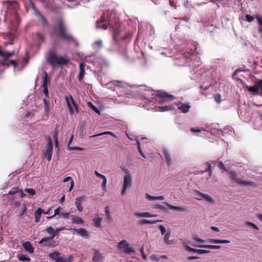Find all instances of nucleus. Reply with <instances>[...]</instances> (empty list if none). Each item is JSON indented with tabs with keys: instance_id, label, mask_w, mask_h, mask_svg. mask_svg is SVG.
I'll return each instance as SVG.
<instances>
[{
	"instance_id": "obj_55",
	"label": "nucleus",
	"mask_w": 262,
	"mask_h": 262,
	"mask_svg": "<svg viewBox=\"0 0 262 262\" xmlns=\"http://www.w3.org/2000/svg\"><path fill=\"white\" fill-rule=\"evenodd\" d=\"M67 148L70 151H72L74 150H77V151H82L83 150V148L80 147H75V146H68L67 147Z\"/></svg>"
},
{
	"instance_id": "obj_33",
	"label": "nucleus",
	"mask_w": 262,
	"mask_h": 262,
	"mask_svg": "<svg viewBox=\"0 0 262 262\" xmlns=\"http://www.w3.org/2000/svg\"><path fill=\"white\" fill-rule=\"evenodd\" d=\"M145 197L146 199L149 201H153L155 200H164L165 198L164 196H152L148 193H146L145 195Z\"/></svg>"
},
{
	"instance_id": "obj_2",
	"label": "nucleus",
	"mask_w": 262,
	"mask_h": 262,
	"mask_svg": "<svg viewBox=\"0 0 262 262\" xmlns=\"http://www.w3.org/2000/svg\"><path fill=\"white\" fill-rule=\"evenodd\" d=\"M190 76L192 80H197L200 78H206V81H203V83L200 85V89L204 91L209 89L212 90L213 87L212 83V71L208 70H206L204 68V65L202 64L200 58L196 57L191 66Z\"/></svg>"
},
{
	"instance_id": "obj_15",
	"label": "nucleus",
	"mask_w": 262,
	"mask_h": 262,
	"mask_svg": "<svg viewBox=\"0 0 262 262\" xmlns=\"http://www.w3.org/2000/svg\"><path fill=\"white\" fill-rule=\"evenodd\" d=\"M42 247H55L56 245L52 237H45L42 238L39 242Z\"/></svg>"
},
{
	"instance_id": "obj_44",
	"label": "nucleus",
	"mask_w": 262,
	"mask_h": 262,
	"mask_svg": "<svg viewBox=\"0 0 262 262\" xmlns=\"http://www.w3.org/2000/svg\"><path fill=\"white\" fill-rule=\"evenodd\" d=\"M49 256L50 258L53 260H54L55 262L57 261V259L59 257V253L57 251H55L53 253L49 254Z\"/></svg>"
},
{
	"instance_id": "obj_28",
	"label": "nucleus",
	"mask_w": 262,
	"mask_h": 262,
	"mask_svg": "<svg viewBox=\"0 0 262 262\" xmlns=\"http://www.w3.org/2000/svg\"><path fill=\"white\" fill-rule=\"evenodd\" d=\"M246 88L247 89V90L249 92H250V93H252L255 95L258 94L260 95V93H259V89H260V88H259V86L258 85V81L256 83V84L254 85L251 86H247Z\"/></svg>"
},
{
	"instance_id": "obj_37",
	"label": "nucleus",
	"mask_w": 262,
	"mask_h": 262,
	"mask_svg": "<svg viewBox=\"0 0 262 262\" xmlns=\"http://www.w3.org/2000/svg\"><path fill=\"white\" fill-rule=\"evenodd\" d=\"M135 215L138 217H151L152 215L148 212H136Z\"/></svg>"
},
{
	"instance_id": "obj_6",
	"label": "nucleus",
	"mask_w": 262,
	"mask_h": 262,
	"mask_svg": "<svg viewBox=\"0 0 262 262\" xmlns=\"http://www.w3.org/2000/svg\"><path fill=\"white\" fill-rule=\"evenodd\" d=\"M110 25L113 30V40L116 44L118 43L120 40L125 39L129 37V36L127 35L126 33L123 31V29L120 22H115L114 24Z\"/></svg>"
},
{
	"instance_id": "obj_56",
	"label": "nucleus",
	"mask_w": 262,
	"mask_h": 262,
	"mask_svg": "<svg viewBox=\"0 0 262 262\" xmlns=\"http://www.w3.org/2000/svg\"><path fill=\"white\" fill-rule=\"evenodd\" d=\"M24 191L31 195H33L36 193L35 190L33 188H26L24 190Z\"/></svg>"
},
{
	"instance_id": "obj_22",
	"label": "nucleus",
	"mask_w": 262,
	"mask_h": 262,
	"mask_svg": "<svg viewBox=\"0 0 262 262\" xmlns=\"http://www.w3.org/2000/svg\"><path fill=\"white\" fill-rule=\"evenodd\" d=\"M94 252V255L93 257V260L94 262H100L104 258L103 254L101 253L99 250L96 249H93Z\"/></svg>"
},
{
	"instance_id": "obj_26",
	"label": "nucleus",
	"mask_w": 262,
	"mask_h": 262,
	"mask_svg": "<svg viewBox=\"0 0 262 262\" xmlns=\"http://www.w3.org/2000/svg\"><path fill=\"white\" fill-rule=\"evenodd\" d=\"M185 250L188 252L195 253L198 254H203L208 252L207 250L193 249L188 246L185 247Z\"/></svg>"
},
{
	"instance_id": "obj_12",
	"label": "nucleus",
	"mask_w": 262,
	"mask_h": 262,
	"mask_svg": "<svg viewBox=\"0 0 262 262\" xmlns=\"http://www.w3.org/2000/svg\"><path fill=\"white\" fill-rule=\"evenodd\" d=\"M65 100L67 102V106L69 108V112L71 115H73L74 113V111L73 108V106L75 108L77 113H78V105L76 103L74 100L73 97L72 95H70L68 96L65 97Z\"/></svg>"
},
{
	"instance_id": "obj_51",
	"label": "nucleus",
	"mask_w": 262,
	"mask_h": 262,
	"mask_svg": "<svg viewBox=\"0 0 262 262\" xmlns=\"http://www.w3.org/2000/svg\"><path fill=\"white\" fill-rule=\"evenodd\" d=\"M124 251L125 253L130 254L135 252L134 249L129 246L125 247L124 249Z\"/></svg>"
},
{
	"instance_id": "obj_30",
	"label": "nucleus",
	"mask_w": 262,
	"mask_h": 262,
	"mask_svg": "<svg viewBox=\"0 0 262 262\" xmlns=\"http://www.w3.org/2000/svg\"><path fill=\"white\" fill-rule=\"evenodd\" d=\"M17 193H19L20 197L21 198H24L26 195V194L21 190H19V188L17 187H13L8 192V194L10 195H13Z\"/></svg>"
},
{
	"instance_id": "obj_7",
	"label": "nucleus",
	"mask_w": 262,
	"mask_h": 262,
	"mask_svg": "<svg viewBox=\"0 0 262 262\" xmlns=\"http://www.w3.org/2000/svg\"><path fill=\"white\" fill-rule=\"evenodd\" d=\"M95 67L94 72L98 75H104L106 73L108 67V63L106 60L101 57H97L93 61Z\"/></svg>"
},
{
	"instance_id": "obj_42",
	"label": "nucleus",
	"mask_w": 262,
	"mask_h": 262,
	"mask_svg": "<svg viewBox=\"0 0 262 262\" xmlns=\"http://www.w3.org/2000/svg\"><path fill=\"white\" fill-rule=\"evenodd\" d=\"M129 246V244L127 242L126 240L121 241L118 243V248L119 249H124V248L127 246Z\"/></svg>"
},
{
	"instance_id": "obj_24",
	"label": "nucleus",
	"mask_w": 262,
	"mask_h": 262,
	"mask_svg": "<svg viewBox=\"0 0 262 262\" xmlns=\"http://www.w3.org/2000/svg\"><path fill=\"white\" fill-rule=\"evenodd\" d=\"M73 230H74L79 235H80L81 237L86 238H89L90 237V233L84 228H74Z\"/></svg>"
},
{
	"instance_id": "obj_40",
	"label": "nucleus",
	"mask_w": 262,
	"mask_h": 262,
	"mask_svg": "<svg viewBox=\"0 0 262 262\" xmlns=\"http://www.w3.org/2000/svg\"><path fill=\"white\" fill-rule=\"evenodd\" d=\"M109 135L112 136L114 137H115V138L116 137V135L114 133H113L112 132H110V131L102 132V133H99V134H96V135L91 136L90 137L91 138H94V137H97V136H102V135Z\"/></svg>"
},
{
	"instance_id": "obj_58",
	"label": "nucleus",
	"mask_w": 262,
	"mask_h": 262,
	"mask_svg": "<svg viewBox=\"0 0 262 262\" xmlns=\"http://www.w3.org/2000/svg\"><path fill=\"white\" fill-rule=\"evenodd\" d=\"M241 71V70L239 69H237L236 70L234 73H233V75H232V78L235 80H236L237 81L238 80H241V78L239 77H238L237 76V74Z\"/></svg>"
},
{
	"instance_id": "obj_5",
	"label": "nucleus",
	"mask_w": 262,
	"mask_h": 262,
	"mask_svg": "<svg viewBox=\"0 0 262 262\" xmlns=\"http://www.w3.org/2000/svg\"><path fill=\"white\" fill-rule=\"evenodd\" d=\"M106 88L112 89L118 94V96L125 97L129 94V85L125 82L120 81H112L105 84Z\"/></svg>"
},
{
	"instance_id": "obj_27",
	"label": "nucleus",
	"mask_w": 262,
	"mask_h": 262,
	"mask_svg": "<svg viewBox=\"0 0 262 262\" xmlns=\"http://www.w3.org/2000/svg\"><path fill=\"white\" fill-rule=\"evenodd\" d=\"M23 249L30 254L34 253V248L30 242H26L22 244Z\"/></svg>"
},
{
	"instance_id": "obj_35",
	"label": "nucleus",
	"mask_w": 262,
	"mask_h": 262,
	"mask_svg": "<svg viewBox=\"0 0 262 262\" xmlns=\"http://www.w3.org/2000/svg\"><path fill=\"white\" fill-rule=\"evenodd\" d=\"M105 215V220L107 221L112 222H113V218L111 214V212L110 211V208L108 206H106L104 208Z\"/></svg>"
},
{
	"instance_id": "obj_52",
	"label": "nucleus",
	"mask_w": 262,
	"mask_h": 262,
	"mask_svg": "<svg viewBox=\"0 0 262 262\" xmlns=\"http://www.w3.org/2000/svg\"><path fill=\"white\" fill-rule=\"evenodd\" d=\"M195 195L196 196V199L198 200H203L204 193H201V192L195 190Z\"/></svg>"
},
{
	"instance_id": "obj_59",
	"label": "nucleus",
	"mask_w": 262,
	"mask_h": 262,
	"mask_svg": "<svg viewBox=\"0 0 262 262\" xmlns=\"http://www.w3.org/2000/svg\"><path fill=\"white\" fill-rule=\"evenodd\" d=\"M230 242L228 240H220V239H214V244H227L229 243Z\"/></svg>"
},
{
	"instance_id": "obj_17",
	"label": "nucleus",
	"mask_w": 262,
	"mask_h": 262,
	"mask_svg": "<svg viewBox=\"0 0 262 262\" xmlns=\"http://www.w3.org/2000/svg\"><path fill=\"white\" fill-rule=\"evenodd\" d=\"M163 159L168 166L171 165V158L169 150L166 148L162 149Z\"/></svg>"
},
{
	"instance_id": "obj_3",
	"label": "nucleus",
	"mask_w": 262,
	"mask_h": 262,
	"mask_svg": "<svg viewBox=\"0 0 262 262\" xmlns=\"http://www.w3.org/2000/svg\"><path fill=\"white\" fill-rule=\"evenodd\" d=\"M67 30L66 26L62 23V20L59 19L54 25L52 37L55 35L62 41H66L68 43L74 42L77 46L78 43L77 40L72 35L68 34L67 32Z\"/></svg>"
},
{
	"instance_id": "obj_1",
	"label": "nucleus",
	"mask_w": 262,
	"mask_h": 262,
	"mask_svg": "<svg viewBox=\"0 0 262 262\" xmlns=\"http://www.w3.org/2000/svg\"><path fill=\"white\" fill-rule=\"evenodd\" d=\"M147 91L148 94H145L146 96L143 97L145 104H143L142 107L147 110L157 107L161 112L167 111L172 109L170 106L161 105L167 103L169 101L173 100L174 97L172 95L168 94L165 92L155 93L150 89L147 90Z\"/></svg>"
},
{
	"instance_id": "obj_57",
	"label": "nucleus",
	"mask_w": 262,
	"mask_h": 262,
	"mask_svg": "<svg viewBox=\"0 0 262 262\" xmlns=\"http://www.w3.org/2000/svg\"><path fill=\"white\" fill-rule=\"evenodd\" d=\"M205 165L207 168L204 170V171L205 172H208V174L210 176L211 174V171L210 170L211 164H209L208 162H206L205 163Z\"/></svg>"
},
{
	"instance_id": "obj_48",
	"label": "nucleus",
	"mask_w": 262,
	"mask_h": 262,
	"mask_svg": "<svg viewBox=\"0 0 262 262\" xmlns=\"http://www.w3.org/2000/svg\"><path fill=\"white\" fill-rule=\"evenodd\" d=\"M119 52L123 55V56L124 57L125 59H126L127 60L129 59L128 51L126 48H124L123 50V51L120 50Z\"/></svg>"
},
{
	"instance_id": "obj_49",
	"label": "nucleus",
	"mask_w": 262,
	"mask_h": 262,
	"mask_svg": "<svg viewBox=\"0 0 262 262\" xmlns=\"http://www.w3.org/2000/svg\"><path fill=\"white\" fill-rule=\"evenodd\" d=\"M88 106L95 113L97 114H100L99 110L96 107L92 102H89L88 103Z\"/></svg>"
},
{
	"instance_id": "obj_11",
	"label": "nucleus",
	"mask_w": 262,
	"mask_h": 262,
	"mask_svg": "<svg viewBox=\"0 0 262 262\" xmlns=\"http://www.w3.org/2000/svg\"><path fill=\"white\" fill-rule=\"evenodd\" d=\"M132 186V178L129 171L127 170L126 174L123 178V183L122 190L121 192V195H124L126 193V190L130 188Z\"/></svg>"
},
{
	"instance_id": "obj_41",
	"label": "nucleus",
	"mask_w": 262,
	"mask_h": 262,
	"mask_svg": "<svg viewBox=\"0 0 262 262\" xmlns=\"http://www.w3.org/2000/svg\"><path fill=\"white\" fill-rule=\"evenodd\" d=\"M160 222L159 220H153V221H150L147 220L145 219L141 220L140 221V223L142 225H145V224H155L157 223L158 222Z\"/></svg>"
},
{
	"instance_id": "obj_61",
	"label": "nucleus",
	"mask_w": 262,
	"mask_h": 262,
	"mask_svg": "<svg viewBox=\"0 0 262 262\" xmlns=\"http://www.w3.org/2000/svg\"><path fill=\"white\" fill-rule=\"evenodd\" d=\"M203 200H204L207 202H211L213 201L212 198L207 194H204L203 196Z\"/></svg>"
},
{
	"instance_id": "obj_39",
	"label": "nucleus",
	"mask_w": 262,
	"mask_h": 262,
	"mask_svg": "<svg viewBox=\"0 0 262 262\" xmlns=\"http://www.w3.org/2000/svg\"><path fill=\"white\" fill-rule=\"evenodd\" d=\"M256 18L258 24V32L262 35V17L259 15H256Z\"/></svg>"
},
{
	"instance_id": "obj_32",
	"label": "nucleus",
	"mask_w": 262,
	"mask_h": 262,
	"mask_svg": "<svg viewBox=\"0 0 262 262\" xmlns=\"http://www.w3.org/2000/svg\"><path fill=\"white\" fill-rule=\"evenodd\" d=\"M34 39L37 42V45L40 46V43L43 41L44 38L42 35L39 33H36L33 35Z\"/></svg>"
},
{
	"instance_id": "obj_29",
	"label": "nucleus",
	"mask_w": 262,
	"mask_h": 262,
	"mask_svg": "<svg viewBox=\"0 0 262 262\" xmlns=\"http://www.w3.org/2000/svg\"><path fill=\"white\" fill-rule=\"evenodd\" d=\"M85 64L83 62H80L79 64L80 71L78 76V79L79 81H81L85 74Z\"/></svg>"
},
{
	"instance_id": "obj_34",
	"label": "nucleus",
	"mask_w": 262,
	"mask_h": 262,
	"mask_svg": "<svg viewBox=\"0 0 262 262\" xmlns=\"http://www.w3.org/2000/svg\"><path fill=\"white\" fill-rule=\"evenodd\" d=\"M71 218L72 222L74 224H82L83 223V220L78 216H76L75 215H71Z\"/></svg>"
},
{
	"instance_id": "obj_43",
	"label": "nucleus",
	"mask_w": 262,
	"mask_h": 262,
	"mask_svg": "<svg viewBox=\"0 0 262 262\" xmlns=\"http://www.w3.org/2000/svg\"><path fill=\"white\" fill-rule=\"evenodd\" d=\"M45 231L50 235L49 237H52V238H54L55 236L54 229L52 226H49L46 228Z\"/></svg>"
},
{
	"instance_id": "obj_54",
	"label": "nucleus",
	"mask_w": 262,
	"mask_h": 262,
	"mask_svg": "<svg viewBox=\"0 0 262 262\" xmlns=\"http://www.w3.org/2000/svg\"><path fill=\"white\" fill-rule=\"evenodd\" d=\"M137 146H138V152H139L140 155L142 157H143L144 158H146L145 154L143 152V151L141 149V146H140V143L139 142V141H137Z\"/></svg>"
},
{
	"instance_id": "obj_47",
	"label": "nucleus",
	"mask_w": 262,
	"mask_h": 262,
	"mask_svg": "<svg viewBox=\"0 0 262 262\" xmlns=\"http://www.w3.org/2000/svg\"><path fill=\"white\" fill-rule=\"evenodd\" d=\"M146 27L147 30L149 31V34L150 36H151L155 34V30L154 27L151 24H147L146 25Z\"/></svg>"
},
{
	"instance_id": "obj_18",
	"label": "nucleus",
	"mask_w": 262,
	"mask_h": 262,
	"mask_svg": "<svg viewBox=\"0 0 262 262\" xmlns=\"http://www.w3.org/2000/svg\"><path fill=\"white\" fill-rule=\"evenodd\" d=\"M164 204L166 206V208L170 210H172L179 212H185L187 210V207L185 206H174L167 202H164Z\"/></svg>"
},
{
	"instance_id": "obj_14",
	"label": "nucleus",
	"mask_w": 262,
	"mask_h": 262,
	"mask_svg": "<svg viewBox=\"0 0 262 262\" xmlns=\"http://www.w3.org/2000/svg\"><path fill=\"white\" fill-rule=\"evenodd\" d=\"M212 123H206L205 124L204 127L202 129L201 137L208 139H210L212 137Z\"/></svg>"
},
{
	"instance_id": "obj_20",
	"label": "nucleus",
	"mask_w": 262,
	"mask_h": 262,
	"mask_svg": "<svg viewBox=\"0 0 262 262\" xmlns=\"http://www.w3.org/2000/svg\"><path fill=\"white\" fill-rule=\"evenodd\" d=\"M86 196L85 195H82L78 197L76 199L75 201V205L77 209L81 212L83 210V207L82 206V203L83 201L86 200Z\"/></svg>"
},
{
	"instance_id": "obj_62",
	"label": "nucleus",
	"mask_w": 262,
	"mask_h": 262,
	"mask_svg": "<svg viewBox=\"0 0 262 262\" xmlns=\"http://www.w3.org/2000/svg\"><path fill=\"white\" fill-rule=\"evenodd\" d=\"M214 99L215 101L216 102V103L219 104L222 101L221 95L219 94H216V95H215Z\"/></svg>"
},
{
	"instance_id": "obj_21",
	"label": "nucleus",
	"mask_w": 262,
	"mask_h": 262,
	"mask_svg": "<svg viewBox=\"0 0 262 262\" xmlns=\"http://www.w3.org/2000/svg\"><path fill=\"white\" fill-rule=\"evenodd\" d=\"M16 205L19 207L18 210V216L23 219L27 215V207L25 204H20L19 203L16 204Z\"/></svg>"
},
{
	"instance_id": "obj_16",
	"label": "nucleus",
	"mask_w": 262,
	"mask_h": 262,
	"mask_svg": "<svg viewBox=\"0 0 262 262\" xmlns=\"http://www.w3.org/2000/svg\"><path fill=\"white\" fill-rule=\"evenodd\" d=\"M192 239H193V240H194L198 243L197 245H194L195 247H200V248H208L209 249H213V245H205L204 243L206 242V241L204 239H202L198 237L196 235L193 236Z\"/></svg>"
},
{
	"instance_id": "obj_13",
	"label": "nucleus",
	"mask_w": 262,
	"mask_h": 262,
	"mask_svg": "<svg viewBox=\"0 0 262 262\" xmlns=\"http://www.w3.org/2000/svg\"><path fill=\"white\" fill-rule=\"evenodd\" d=\"M47 144L46 147V149L44 153V156L48 161H50L53 153V142L51 137H48L47 138Z\"/></svg>"
},
{
	"instance_id": "obj_64",
	"label": "nucleus",
	"mask_w": 262,
	"mask_h": 262,
	"mask_svg": "<svg viewBox=\"0 0 262 262\" xmlns=\"http://www.w3.org/2000/svg\"><path fill=\"white\" fill-rule=\"evenodd\" d=\"M43 213V210L41 208H38L37 210L35 212L34 215L41 216V214Z\"/></svg>"
},
{
	"instance_id": "obj_36",
	"label": "nucleus",
	"mask_w": 262,
	"mask_h": 262,
	"mask_svg": "<svg viewBox=\"0 0 262 262\" xmlns=\"http://www.w3.org/2000/svg\"><path fill=\"white\" fill-rule=\"evenodd\" d=\"M102 217H97L93 219V224L96 228L101 227Z\"/></svg>"
},
{
	"instance_id": "obj_60",
	"label": "nucleus",
	"mask_w": 262,
	"mask_h": 262,
	"mask_svg": "<svg viewBox=\"0 0 262 262\" xmlns=\"http://www.w3.org/2000/svg\"><path fill=\"white\" fill-rule=\"evenodd\" d=\"M174 54V51L170 50H166L165 52H161L162 55H166L167 56H171L170 54Z\"/></svg>"
},
{
	"instance_id": "obj_53",
	"label": "nucleus",
	"mask_w": 262,
	"mask_h": 262,
	"mask_svg": "<svg viewBox=\"0 0 262 262\" xmlns=\"http://www.w3.org/2000/svg\"><path fill=\"white\" fill-rule=\"evenodd\" d=\"M170 235V232H166L164 234V242H165V243L166 244H170V242H169V240Z\"/></svg>"
},
{
	"instance_id": "obj_46",
	"label": "nucleus",
	"mask_w": 262,
	"mask_h": 262,
	"mask_svg": "<svg viewBox=\"0 0 262 262\" xmlns=\"http://www.w3.org/2000/svg\"><path fill=\"white\" fill-rule=\"evenodd\" d=\"M149 258L151 260H155V261H159L162 258H166L167 257L166 255H162L160 256H158L156 255H151L149 256Z\"/></svg>"
},
{
	"instance_id": "obj_45",
	"label": "nucleus",
	"mask_w": 262,
	"mask_h": 262,
	"mask_svg": "<svg viewBox=\"0 0 262 262\" xmlns=\"http://www.w3.org/2000/svg\"><path fill=\"white\" fill-rule=\"evenodd\" d=\"M18 259L19 261H23V262H29L30 261L31 259L29 257L26 255L21 254L19 255H18Z\"/></svg>"
},
{
	"instance_id": "obj_4",
	"label": "nucleus",
	"mask_w": 262,
	"mask_h": 262,
	"mask_svg": "<svg viewBox=\"0 0 262 262\" xmlns=\"http://www.w3.org/2000/svg\"><path fill=\"white\" fill-rule=\"evenodd\" d=\"M186 48V51L183 54V58L188 59L198 49V45L196 42L191 40L185 41L180 40L179 42H177L176 49L179 52Z\"/></svg>"
},
{
	"instance_id": "obj_23",
	"label": "nucleus",
	"mask_w": 262,
	"mask_h": 262,
	"mask_svg": "<svg viewBox=\"0 0 262 262\" xmlns=\"http://www.w3.org/2000/svg\"><path fill=\"white\" fill-rule=\"evenodd\" d=\"M44 77H43V82L42 85V86L43 89V93L46 96V97H49V92L47 86V82H48V74L46 71H44Z\"/></svg>"
},
{
	"instance_id": "obj_63",
	"label": "nucleus",
	"mask_w": 262,
	"mask_h": 262,
	"mask_svg": "<svg viewBox=\"0 0 262 262\" xmlns=\"http://www.w3.org/2000/svg\"><path fill=\"white\" fill-rule=\"evenodd\" d=\"M53 138L55 142L56 147L58 146V134L56 132H54L53 136Z\"/></svg>"
},
{
	"instance_id": "obj_38",
	"label": "nucleus",
	"mask_w": 262,
	"mask_h": 262,
	"mask_svg": "<svg viewBox=\"0 0 262 262\" xmlns=\"http://www.w3.org/2000/svg\"><path fill=\"white\" fill-rule=\"evenodd\" d=\"M96 27L98 29L105 30L107 28V26L103 22V20H100L97 21Z\"/></svg>"
},
{
	"instance_id": "obj_50",
	"label": "nucleus",
	"mask_w": 262,
	"mask_h": 262,
	"mask_svg": "<svg viewBox=\"0 0 262 262\" xmlns=\"http://www.w3.org/2000/svg\"><path fill=\"white\" fill-rule=\"evenodd\" d=\"M92 46H93V48H94V49H95L96 48H101L102 46V42L101 40H99L93 42Z\"/></svg>"
},
{
	"instance_id": "obj_8",
	"label": "nucleus",
	"mask_w": 262,
	"mask_h": 262,
	"mask_svg": "<svg viewBox=\"0 0 262 262\" xmlns=\"http://www.w3.org/2000/svg\"><path fill=\"white\" fill-rule=\"evenodd\" d=\"M47 60L53 67H55L57 65H66L68 63L67 59L62 56H58L53 51L49 52Z\"/></svg>"
},
{
	"instance_id": "obj_31",
	"label": "nucleus",
	"mask_w": 262,
	"mask_h": 262,
	"mask_svg": "<svg viewBox=\"0 0 262 262\" xmlns=\"http://www.w3.org/2000/svg\"><path fill=\"white\" fill-rule=\"evenodd\" d=\"M6 5L8 10L13 9L15 11L18 8V4L15 1L7 2H6Z\"/></svg>"
},
{
	"instance_id": "obj_10",
	"label": "nucleus",
	"mask_w": 262,
	"mask_h": 262,
	"mask_svg": "<svg viewBox=\"0 0 262 262\" xmlns=\"http://www.w3.org/2000/svg\"><path fill=\"white\" fill-rule=\"evenodd\" d=\"M229 174L230 180L234 181L238 185L252 186L254 184V183L251 182L238 178L237 177V173L235 171H230L229 172Z\"/></svg>"
},
{
	"instance_id": "obj_25",
	"label": "nucleus",
	"mask_w": 262,
	"mask_h": 262,
	"mask_svg": "<svg viewBox=\"0 0 262 262\" xmlns=\"http://www.w3.org/2000/svg\"><path fill=\"white\" fill-rule=\"evenodd\" d=\"M43 102L44 104V115L43 117L45 118V119H47L49 116V111H50V102L47 101L46 98H44L43 99Z\"/></svg>"
},
{
	"instance_id": "obj_9",
	"label": "nucleus",
	"mask_w": 262,
	"mask_h": 262,
	"mask_svg": "<svg viewBox=\"0 0 262 262\" xmlns=\"http://www.w3.org/2000/svg\"><path fill=\"white\" fill-rule=\"evenodd\" d=\"M14 51H3L0 50V57L2 58V64L4 66H13L14 68L17 67V64L15 60H8V58L14 55Z\"/></svg>"
},
{
	"instance_id": "obj_19",
	"label": "nucleus",
	"mask_w": 262,
	"mask_h": 262,
	"mask_svg": "<svg viewBox=\"0 0 262 262\" xmlns=\"http://www.w3.org/2000/svg\"><path fill=\"white\" fill-rule=\"evenodd\" d=\"M176 104L177 106L178 109L183 113H188L191 107L189 104L183 103L180 101H179Z\"/></svg>"
}]
</instances>
